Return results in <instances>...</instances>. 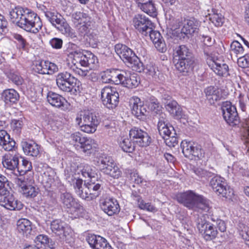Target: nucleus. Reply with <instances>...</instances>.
<instances>
[{
    "mask_svg": "<svg viewBox=\"0 0 249 249\" xmlns=\"http://www.w3.org/2000/svg\"><path fill=\"white\" fill-rule=\"evenodd\" d=\"M176 199L179 203L194 211L208 212L210 208L208 199L192 191L177 194Z\"/></svg>",
    "mask_w": 249,
    "mask_h": 249,
    "instance_id": "nucleus-1",
    "label": "nucleus"
},
{
    "mask_svg": "<svg viewBox=\"0 0 249 249\" xmlns=\"http://www.w3.org/2000/svg\"><path fill=\"white\" fill-rule=\"evenodd\" d=\"M173 62L181 72H188L194 68V59L189 49L185 45L177 47L173 53Z\"/></svg>",
    "mask_w": 249,
    "mask_h": 249,
    "instance_id": "nucleus-2",
    "label": "nucleus"
},
{
    "mask_svg": "<svg viewBox=\"0 0 249 249\" xmlns=\"http://www.w3.org/2000/svg\"><path fill=\"white\" fill-rule=\"evenodd\" d=\"M73 56L72 63L75 67L73 69L76 73L85 77L89 73L87 69H82L80 67H92L93 65L98 63V59L94 54L90 52H81L79 50L71 52Z\"/></svg>",
    "mask_w": 249,
    "mask_h": 249,
    "instance_id": "nucleus-3",
    "label": "nucleus"
},
{
    "mask_svg": "<svg viewBox=\"0 0 249 249\" xmlns=\"http://www.w3.org/2000/svg\"><path fill=\"white\" fill-rule=\"evenodd\" d=\"M70 170H71L69 168L65 169V176L69 182L72 183L75 191L78 196L87 201H90L100 196L98 192L90 189L87 184H83L82 179L74 177Z\"/></svg>",
    "mask_w": 249,
    "mask_h": 249,
    "instance_id": "nucleus-4",
    "label": "nucleus"
},
{
    "mask_svg": "<svg viewBox=\"0 0 249 249\" xmlns=\"http://www.w3.org/2000/svg\"><path fill=\"white\" fill-rule=\"evenodd\" d=\"M114 49L120 58L132 70L139 72L144 70L142 63L130 48L125 45L119 43L115 45Z\"/></svg>",
    "mask_w": 249,
    "mask_h": 249,
    "instance_id": "nucleus-5",
    "label": "nucleus"
},
{
    "mask_svg": "<svg viewBox=\"0 0 249 249\" xmlns=\"http://www.w3.org/2000/svg\"><path fill=\"white\" fill-rule=\"evenodd\" d=\"M95 165L101 172L114 178L121 176L120 170L110 156L105 154L99 156L95 160Z\"/></svg>",
    "mask_w": 249,
    "mask_h": 249,
    "instance_id": "nucleus-6",
    "label": "nucleus"
},
{
    "mask_svg": "<svg viewBox=\"0 0 249 249\" xmlns=\"http://www.w3.org/2000/svg\"><path fill=\"white\" fill-rule=\"evenodd\" d=\"M18 26L27 32L36 34L41 29L42 24L37 15L29 9Z\"/></svg>",
    "mask_w": 249,
    "mask_h": 249,
    "instance_id": "nucleus-7",
    "label": "nucleus"
},
{
    "mask_svg": "<svg viewBox=\"0 0 249 249\" xmlns=\"http://www.w3.org/2000/svg\"><path fill=\"white\" fill-rule=\"evenodd\" d=\"M174 29H181V33L187 36H192L197 33L199 30L200 22L194 18H178L171 21Z\"/></svg>",
    "mask_w": 249,
    "mask_h": 249,
    "instance_id": "nucleus-8",
    "label": "nucleus"
},
{
    "mask_svg": "<svg viewBox=\"0 0 249 249\" xmlns=\"http://www.w3.org/2000/svg\"><path fill=\"white\" fill-rule=\"evenodd\" d=\"M77 81V78L68 71L60 72L56 77L57 86L60 90L73 94L77 93L76 85Z\"/></svg>",
    "mask_w": 249,
    "mask_h": 249,
    "instance_id": "nucleus-9",
    "label": "nucleus"
},
{
    "mask_svg": "<svg viewBox=\"0 0 249 249\" xmlns=\"http://www.w3.org/2000/svg\"><path fill=\"white\" fill-rule=\"evenodd\" d=\"M76 123L79 125L81 131L87 133H93L97 129L99 122L96 116L92 113L77 115L75 119Z\"/></svg>",
    "mask_w": 249,
    "mask_h": 249,
    "instance_id": "nucleus-10",
    "label": "nucleus"
},
{
    "mask_svg": "<svg viewBox=\"0 0 249 249\" xmlns=\"http://www.w3.org/2000/svg\"><path fill=\"white\" fill-rule=\"evenodd\" d=\"M47 20L58 31L67 36L71 35V28L64 18L56 12L47 11L44 12Z\"/></svg>",
    "mask_w": 249,
    "mask_h": 249,
    "instance_id": "nucleus-11",
    "label": "nucleus"
},
{
    "mask_svg": "<svg viewBox=\"0 0 249 249\" xmlns=\"http://www.w3.org/2000/svg\"><path fill=\"white\" fill-rule=\"evenodd\" d=\"M101 99L105 107L113 109L118 105L119 95L115 88L106 86L101 89Z\"/></svg>",
    "mask_w": 249,
    "mask_h": 249,
    "instance_id": "nucleus-12",
    "label": "nucleus"
},
{
    "mask_svg": "<svg viewBox=\"0 0 249 249\" xmlns=\"http://www.w3.org/2000/svg\"><path fill=\"white\" fill-rule=\"evenodd\" d=\"M60 201L64 208L74 212L78 216H82L84 211L83 207L73 197L71 194L66 192L61 193Z\"/></svg>",
    "mask_w": 249,
    "mask_h": 249,
    "instance_id": "nucleus-13",
    "label": "nucleus"
},
{
    "mask_svg": "<svg viewBox=\"0 0 249 249\" xmlns=\"http://www.w3.org/2000/svg\"><path fill=\"white\" fill-rule=\"evenodd\" d=\"M204 53L208 56L207 58L208 65L215 73L223 77H227L229 75V67L224 61L212 57L205 50H204Z\"/></svg>",
    "mask_w": 249,
    "mask_h": 249,
    "instance_id": "nucleus-14",
    "label": "nucleus"
},
{
    "mask_svg": "<svg viewBox=\"0 0 249 249\" xmlns=\"http://www.w3.org/2000/svg\"><path fill=\"white\" fill-rule=\"evenodd\" d=\"M50 227L52 232L58 236L61 239L67 243L71 242V236L70 234L71 230L62 220H53L51 223Z\"/></svg>",
    "mask_w": 249,
    "mask_h": 249,
    "instance_id": "nucleus-15",
    "label": "nucleus"
},
{
    "mask_svg": "<svg viewBox=\"0 0 249 249\" xmlns=\"http://www.w3.org/2000/svg\"><path fill=\"white\" fill-rule=\"evenodd\" d=\"M135 28L137 31L144 36H147L149 32L152 31L153 24L152 21L145 16L138 14L135 16L133 19Z\"/></svg>",
    "mask_w": 249,
    "mask_h": 249,
    "instance_id": "nucleus-16",
    "label": "nucleus"
},
{
    "mask_svg": "<svg viewBox=\"0 0 249 249\" xmlns=\"http://www.w3.org/2000/svg\"><path fill=\"white\" fill-rule=\"evenodd\" d=\"M221 109L223 118L229 125L233 126L239 123V117L236 108L231 102L224 103Z\"/></svg>",
    "mask_w": 249,
    "mask_h": 249,
    "instance_id": "nucleus-17",
    "label": "nucleus"
},
{
    "mask_svg": "<svg viewBox=\"0 0 249 249\" xmlns=\"http://www.w3.org/2000/svg\"><path fill=\"white\" fill-rule=\"evenodd\" d=\"M129 103L132 114L140 120H145L148 115V111L141 99L138 97H133L130 99Z\"/></svg>",
    "mask_w": 249,
    "mask_h": 249,
    "instance_id": "nucleus-18",
    "label": "nucleus"
},
{
    "mask_svg": "<svg viewBox=\"0 0 249 249\" xmlns=\"http://www.w3.org/2000/svg\"><path fill=\"white\" fill-rule=\"evenodd\" d=\"M214 225L213 222L210 223L201 219L198 220L197 227L205 239L208 241L215 238L217 235V230Z\"/></svg>",
    "mask_w": 249,
    "mask_h": 249,
    "instance_id": "nucleus-19",
    "label": "nucleus"
},
{
    "mask_svg": "<svg viewBox=\"0 0 249 249\" xmlns=\"http://www.w3.org/2000/svg\"><path fill=\"white\" fill-rule=\"evenodd\" d=\"M210 185L213 190L218 195L222 197L231 196L230 189L227 188V183L224 178L218 176H214L210 181Z\"/></svg>",
    "mask_w": 249,
    "mask_h": 249,
    "instance_id": "nucleus-20",
    "label": "nucleus"
},
{
    "mask_svg": "<svg viewBox=\"0 0 249 249\" xmlns=\"http://www.w3.org/2000/svg\"><path fill=\"white\" fill-rule=\"evenodd\" d=\"M129 136L134 142L141 147L147 146L151 142V138L147 133L138 127L131 129Z\"/></svg>",
    "mask_w": 249,
    "mask_h": 249,
    "instance_id": "nucleus-21",
    "label": "nucleus"
},
{
    "mask_svg": "<svg viewBox=\"0 0 249 249\" xmlns=\"http://www.w3.org/2000/svg\"><path fill=\"white\" fill-rule=\"evenodd\" d=\"M120 75H123V77H119V79L116 80V84H122L129 89H133L140 84V77L136 74H131L129 72L123 70H120Z\"/></svg>",
    "mask_w": 249,
    "mask_h": 249,
    "instance_id": "nucleus-22",
    "label": "nucleus"
},
{
    "mask_svg": "<svg viewBox=\"0 0 249 249\" xmlns=\"http://www.w3.org/2000/svg\"><path fill=\"white\" fill-rule=\"evenodd\" d=\"M0 205L10 211H19L23 208L22 202L9 193L6 195H0Z\"/></svg>",
    "mask_w": 249,
    "mask_h": 249,
    "instance_id": "nucleus-23",
    "label": "nucleus"
},
{
    "mask_svg": "<svg viewBox=\"0 0 249 249\" xmlns=\"http://www.w3.org/2000/svg\"><path fill=\"white\" fill-rule=\"evenodd\" d=\"M100 204L102 210L109 216L113 215L120 212V206L115 199L106 198L101 199Z\"/></svg>",
    "mask_w": 249,
    "mask_h": 249,
    "instance_id": "nucleus-24",
    "label": "nucleus"
},
{
    "mask_svg": "<svg viewBox=\"0 0 249 249\" xmlns=\"http://www.w3.org/2000/svg\"><path fill=\"white\" fill-rule=\"evenodd\" d=\"M33 69L35 72L42 74H52L57 70L55 64L44 60L36 61Z\"/></svg>",
    "mask_w": 249,
    "mask_h": 249,
    "instance_id": "nucleus-25",
    "label": "nucleus"
},
{
    "mask_svg": "<svg viewBox=\"0 0 249 249\" xmlns=\"http://www.w3.org/2000/svg\"><path fill=\"white\" fill-rule=\"evenodd\" d=\"M86 240L92 249H112L107 240L99 235L89 234Z\"/></svg>",
    "mask_w": 249,
    "mask_h": 249,
    "instance_id": "nucleus-26",
    "label": "nucleus"
},
{
    "mask_svg": "<svg viewBox=\"0 0 249 249\" xmlns=\"http://www.w3.org/2000/svg\"><path fill=\"white\" fill-rule=\"evenodd\" d=\"M147 37H149L156 49L160 52L164 53L166 51V45L159 31H155L152 28V31L149 32Z\"/></svg>",
    "mask_w": 249,
    "mask_h": 249,
    "instance_id": "nucleus-27",
    "label": "nucleus"
},
{
    "mask_svg": "<svg viewBox=\"0 0 249 249\" xmlns=\"http://www.w3.org/2000/svg\"><path fill=\"white\" fill-rule=\"evenodd\" d=\"M164 104L166 109L175 119H180L184 115L182 109L176 101H168L164 102Z\"/></svg>",
    "mask_w": 249,
    "mask_h": 249,
    "instance_id": "nucleus-28",
    "label": "nucleus"
},
{
    "mask_svg": "<svg viewBox=\"0 0 249 249\" xmlns=\"http://www.w3.org/2000/svg\"><path fill=\"white\" fill-rule=\"evenodd\" d=\"M29 9L17 6L12 9L9 13V19L11 22L16 24L17 26L20 22L21 18L24 16L25 12H26Z\"/></svg>",
    "mask_w": 249,
    "mask_h": 249,
    "instance_id": "nucleus-29",
    "label": "nucleus"
},
{
    "mask_svg": "<svg viewBox=\"0 0 249 249\" xmlns=\"http://www.w3.org/2000/svg\"><path fill=\"white\" fill-rule=\"evenodd\" d=\"M136 1L142 11L153 17L157 16V10L152 0H136Z\"/></svg>",
    "mask_w": 249,
    "mask_h": 249,
    "instance_id": "nucleus-30",
    "label": "nucleus"
},
{
    "mask_svg": "<svg viewBox=\"0 0 249 249\" xmlns=\"http://www.w3.org/2000/svg\"><path fill=\"white\" fill-rule=\"evenodd\" d=\"M158 129L159 134L163 139L171 135H177L174 127L165 123L163 120L160 119L158 124Z\"/></svg>",
    "mask_w": 249,
    "mask_h": 249,
    "instance_id": "nucleus-31",
    "label": "nucleus"
},
{
    "mask_svg": "<svg viewBox=\"0 0 249 249\" xmlns=\"http://www.w3.org/2000/svg\"><path fill=\"white\" fill-rule=\"evenodd\" d=\"M47 99L50 104L57 108H62L66 102L65 99L62 96L52 91L48 93Z\"/></svg>",
    "mask_w": 249,
    "mask_h": 249,
    "instance_id": "nucleus-32",
    "label": "nucleus"
},
{
    "mask_svg": "<svg viewBox=\"0 0 249 249\" xmlns=\"http://www.w3.org/2000/svg\"><path fill=\"white\" fill-rule=\"evenodd\" d=\"M205 93L209 103L212 105L215 102L220 100L222 97L219 89L213 86H210L205 89Z\"/></svg>",
    "mask_w": 249,
    "mask_h": 249,
    "instance_id": "nucleus-33",
    "label": "nucleus"
},
{
    "mask_svg": "<svg viewBox=\"0 0 249 249\" xmlns=\"http://www.w3.org/2000/svg\"><path fill=\"white\" fill-rule=\"evenodd\" d=\"M2 163L3 166L8 170L18 169L19 164L18 157L16 155H5L3 157Z\"/></svg>",
    "mask_w": 249,
    "mask_h": 249,
    "instance_id": "nucleus-34",
    "label": "nucleus"
},
{
    "mask_svg": "<svg viewBox=\"0 0 249 249\" xmlns=\"http://www.w3.org/2000/svg\"><path fill=\"white\" fill-rule=\"evenodd\" d=\"M22 146L24 153L28 156L36 157L39 154V147L34 142H23Z\"/></svg>",
    "mask_w": 249,
    "mask_h": 249,
    "instance_id": "nucleus-35",
    "label": "nucleus"
},
{
    "mask_svg": "<svg viewBox=\"0 0 249 249\" xmlns=\"http://www.w3.org/2000/svg\"><path fill=\"white\" fill-rule=\"evenodd\" d=\"M120 70H115L110 72H103L101 74V80L102 83H109L113 82L116 84V80L119 79V77H123V75H120Z\"/></svg>",
    "mask_w": 249,
    "mask_h": 249,
    "instance_id": "nucleus-36",
    "label": "nucleus"
},
{
    "mask_svg": "<svg viewBox=\"0 0 249 249\" xmlns=\"http://www.w3.org/2000/svg\"><path fill=\"white\" fill-rule=\"evenodd\" d=\"M80 147L86 154H90L95 151L94 141L90 138L83 137L80 143Z\"/></svg>",
    "mask_w": 249,
    "mask_h": 249,
    "instance_id": "nucleus-37",
    "label": "nucleus"
},
{
    "mask_svg": "<svg viewBox=\"0 0 249 249\" xmlns=\"http://www.w3.org/2000/svg\"><path fill=\"white\" fill-rule=\"evenodd\" d=\"M2 97L7 104L15 103L19 99L18 93L14 89L5 90L2 94Z\"/></svg>",
    "mask_w": 249,
    "mask_h": 249,
    "instance_id": "nucleus-38",
    "label": "nucleus"
},
{
    "mask_svg": "<svg viewBox=\"0 0 249 249\" xmlns=\"http://www.w3.org/2000/svg\"><path fill=\"white\" fill-rule=\"evenodd\" d=\"M195 145H196V143L194 142L187 141L186 140L182 141L180 146L182 152L185 157L193 159L192 150Z\"/></svg>",
    "mask_w": 249,
    "mask_h": 249,
    "instance_id": "nucleus-39",
    "label": "nucleus"
},
{
    "mask_svg": "<svg viewBox=\"0 0 249 249\" xmlns=\"http://www.w3.org/2000/svg\"><path fill=\"white\" fill-rule=\"evenodd\" d=\"M17 229L23 233H29L32 230L31 223L25 218L19 219L17 222Z\"/></svg>",
    "mask_w": 249,
    "mask_h": 249,
    "instance_id": "nucleus-40",
    "label": "nucleus"
},
{
    "mask_svg": "<svg viewBox=\"0 0 249 249\" xmlns=\"http://www.w3.org/2000/svg\"><path fill=\"white\" fill-rule=\"evenodd\" d=\"M81 173L84 177L89 178L90 180L95 179L97 176L96 168L88 164L84 166L81 170Z\"/></svg>",
    "mask_w": 249,
    "mask_h": 249,
    "instance_id": "nucleus-41",
    "label": "nucleus"
},
{
    "mask_svg": "<svg viewBox=\"0 0 249 249\" xmlns=\"http://www.w3.org/2000/svg\"><path fill=\"white\" fill-rule=\"evenodd\" d=\"M231 55L234 54L237 57L244 54V50L242 45L237 41H233L231 44Z\"/></svg>",
    "mask_w": 249,
    "mask_h": 249,
    "instance_id": "nucleus-42",
    "label": "nucleus"
},
{
    "mask_svg": "<svg viewBox=\"0 0 249 249\" xmlns=\"http://www.w3.org/2000/svg\"><path fill=\"white\" fill-rule=\"evenodd\" d=\"M120 147L125 152L131 153L135 149L133 144L127 138H122L119 142Z\"/></svg>",
    "mask_w": 249,
    "mask_h": 249,
    "instance_id": "nucleus-43",
    "label": "nucleus"
},
{
    "mask_svg": "<svg viewBox=\"0 0 249 249\" xmlns=\"http://www.w3.org/2000/svg\"><path fill=\"white\" fill-rule=\"evenodd\" d=\"M10 189L8 179L0 174V195H6L9 193Z\"/></svg>",
    "mask_w": 249,
    "mask_h": 249,
    "instance_id": "nucleus-44",
    "label": "nucleus"
},
{
    "mask_svg": "<svg viewBox=\"0 0 249 249\" xmlns=\"http://www.w3.org/2000/svg\"><path fill=\"white\" fill-rule=\"evenodd\" d=\"M88 186L89 187L90 189H92L95 191L96 192H98L99 195H100L101 192L103 189V182L100 179H92L89 182L86 183Z\"/></svg>",
    "mask_w": 249,
    "mask_h": 249,
    "instance_id": "nucleus-45",
    "label": "nucleus"
},
{
    "mask_svg": "<svg viewBox=\"0 0 249 249\" xmlns=\"http://www.w3.org/2000/svg\"><path fill=\"white\" fill-rule=\"evenodd\" d=\"M136 200L138 201L139 207L141 209L145 210L149 212L157 211L156 208L149 203H145L140 196H135Z\"/></svg>",
    "mask_w": 249,
    "mask_h": 249,
    "instance_id": "nucleus-46",
    "label": "nucleus"
},
{
    "mask_svg": "<svg viewBox=\"0 0 249 249\" xmlns=\"http://www.w3.org/2000/svg\"><path fill=\"white\" fill-rule=\"evenodd\" d=\"M22 191L26 197H35L38 193V189L32 185H27Z\"/></svg>",
    "mask_w": 249,
    "mask_h": 249,
    "instance_id": "nucleus-47",
    "label": "nucleus"
},
{
    "mask_svg": "<svg viewBox=\"0 0 249 249\" xmlns=\"http://www.w3.org/2000/svg\"><path fill=\"white\" fill-rule=\"evenodd\" d=\"M53 173L52 172V175L48 173H44L43 177V183L45 188L47 189L51 188L52 186H54L55 184Z\"/></svg>",
    "mask_w": 249,
    "mask_h": 249,
    "instance_id": "nucleus-48",
    "label": "nucleus"
},
{
    "mask_svg": "<svg viewBox=\"0 0 249 249\" xmlns=\"http://www.w3.org/2000/svg\"><path fill=\"white\" fill-rule=\"evenodd\" d=\"M240 234L245 240L246 245L249 246V228L243 223L239 225Z\"/></svg>",
    "mask_w": 249,
    "mask_h": 249,
    "instance_id": "nucleus-49",
    "label": "nucleus"
},
{
    "mask_svg": "<svg viewBox=\"0 0 249 249\" xmlns=\"http://www.w3.org/2000/svg\"><path fill=\"white\" fill-rule=\"evenodd\" d=\"M32 169V163L27 160L22 159V164L18 165V171L20 174H25Z\"/></svg>",
    "mask_w": 249,
    "mask_h": 249,
    "instance_id": "nucleus-50",
    "label": "nucleus"
},
{
    "mask_svg": "<svg viewBox=\"0 0 249 249\" xmlns=\"http://www.w3.org/2000/svg\"><path fill=\"white\" fill-rule=\"evenodd\" d=\"M210 20L216 26H221L224 22V17L220 14L214 13L210 14Z\"/></svg>",
    "mask_w": 249,
    "mask_h": 249,
    "instance_id": "nucleus-51",
    "label": "nucleus"
},
{
    "mask_svg": "<svg viewBox=\"0 0 249 249\" xmlns=\"http://www.w3.org/2000/svg\"><path fill=\"white\" fill-rule=\"evenodd\" d=\"M148 107L153 111L157 113L160 111V107L157 99L153 96H151L147 101Z\"/></svg>",
    "mask_w": 249,
    "mask_h": 249,
    "instance_id": "nucleus-52",
    "label": "nucleus"
},
{
    "mask_svg": "<svg viewBox=\"0 0 249 249\" xmlns=\"http://www.w3.org/2000/svg\"><path fill=\"white\" fill-rule=\"evenodd\" d=\"M3 141H4L0 144V145H1L5 150L10 151L15 149L16 142L13 139L10 138V136L8 139H6Z\"/></svg>",
    "mask_w": 249,
    "mask_h": 249,
    "instance_id": "nucleus-53",
    "label": "nucleus"
},
{
    "mask_svg": "<svg viewBox=\"0 0 249 249\" xmlns=\"http://www.w3.org/2000/svg\"><path fill=\"white\" fill-rule=\"evenodd\" d=\"M193 159L197 158L199 159H202L204 156V151L202 149L201 146L196 143V145L194 146L192 149Z\"/></svg>",
    "mask_w": 249,
    "mask_h": 249,
    "instance_id": "nucleus-54",
    "label": "nucleus"
},
{
    "mask_svg": "<svg viewBox=\"0 0 249 249\" xmlns=\"http://www.w3.org/2000/svg\"><path fill=\"white\" fill-rule=\"evenodd\" d=\"M237 64L239 67L242 68L249 67V54L239 55V58L237 59Z\"/></svg>",
    "mask_w": 249,
    "mask_h": 249,
    "instance_id": "nucleus-55",
    "label": "nucleus"
},
{
    "mask_svg": "<svg viewBox=\"0 0 249 249\" xmlns=\"http://www.w3.org/2000/svg\"><path fill=\"white\" fill-rule=\"evenodd\" d=\"M195 174L200 178H204L206 179L212 177L213 174L210 172L202 168H196L194 170Z\"/></svg>",
    "mask_w": 249,
    "mask_h": 249,
    "instance_id": "nucleus-56",
    "label": "nucleus"
},
{
    "mask_svg": "<svg viewBox=\"0 0 249 249\" xmlns=\"http://www.w3.org/2000/svg\"><path fill=\"white\" fill-rule=\"evenodd\" d=\"M8 31V22L4 17L0 14V35H5Z\"/></svg>",
    "mask_w": 249,
    "mask_h": 249,
    "instance_id": "nucleus-57",
    "label": "nucleus"
},
{
    "mask_svg": "<svg viewBox=\"0 0 249 249\" xmlns=\"http://www.w3.org/2000/svg\"><path fill=\"white\" fill-rule=\"evenodd\" d=\"M177 135H171L165 138L164 140L166 145L169 147H175L178 143V139Z\"/></svg>",
    "mask_w": 249,
    "mask_h": 249,
    "instance_id": "nucleus-58",
    "label": "nucleus"
},
{
    "mask_svg": "<svg viewBox=\"0 0 249 249\" xmlns=\"http://www.w3.org/2000/svg\"><path fill=\"white\" fill-rule=\"evenodd\" d=\"M23 125V123L21 120H13L11 122V127L13 131L18 134Z\"/></svg>",
    "mask_w": 249,
    "mask_h": 249,
    "instance_id": "nucleus-59",
    "label": "nucleus"
},
{
    "mask_svg": "<svg viewBox=\"0 0 249 249\" xmlns=\"http://www.w3.org/2000/svg\"><path fill=\"white\" fill-rule=\"evenodd\" d=\"M216 229H218L221 232H224L226 230V226L225 222L220 219L217 218L216 220L213 218L212 219Z\"/></svg>",
    "mask_w": 249,
    "mask_h": 249,
    "instance_id": "nucleus-60",
    "label": "nucleus"
},
{
    "mask_svg": "<svg viewBox=\"0 0 249 249\" xmlns=\"http://www.w3.org/2000/svg\"><path fill=\"white\" fill-rule=\"evenodd\" d=\"M130 178L131 180L138 184H145L146 181L140 176L137 173L132 172L130 174Z\"/></svg>",
    "mask_w": 249,
    "mask_h": 249,
    "instance_id": "nucleus-61",
    "label": "nucleus"
},
{
    "mask_svg": "<svg viewBox=\"0 0 249 249\" xmlns=\"http://www.w3.org/2000/svg\"><path fill=\"white\" fill-rule=\"evenodd\" d=\"M49 43L53 48L60 49L62 47L63 40L61 38L54 37L50 40Z\"/></svg>",
    "mask_w": 249,
    "mask_h": 249,
    "instance_id": "nucleus-62",
    "label": "nucleus"
},
{
    "mask_svg": "<svg viewBox=\"0 0 249 249\" xmlns=\"http://www.w3.org/2000/svg\"><path fill=\"white\" fill-rule=\"evenodd\" d=\"M116 128L111 124L106 125L104 127L105 132L109 136H114L116 132Z\"/></svg>",
    "mask_w": 249,
    "mask_h": 249,
    "instance_id": "nucleus-63",
    "label": "nucleus"
},
{
    "mask_svg": "<svg viewBox=\"0 0 249 249\" xmlns=\"http://www.w3.org/2000/svg\"><path fill=\"white\" fill-rule=\"evenodd\" d=\"M14 38L18 41V44L20 48L24 49L27 44L25 39L22 36L19 34H16Z\"/></svg>",
    "mask_w": 249,
    "mask_h": 249,
    "instance_id": "nucleus-64",
    "label": "nucleus"
}]
</instances>
